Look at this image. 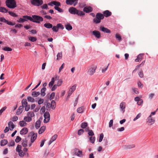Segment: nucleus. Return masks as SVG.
Here are the masks:
<instances>
[{
	"mask_svg": "<svg viewBox=\"0 0 158 158\" xmlns=\"http://www.w3.org/2000/svg\"><path fill=\"white\" fill-rule=\"evenodd\" d=\"M69 12L72 14H77L79 16L85 15V13L82 11H80L74 7H70L69 10Z\"/></svg>",
	"mask_w": 158,
	"mask_h": 158,
	"instance_id": "obj_1",
	"label": "nucleus"
},
{
	"mask_svg": "<svg viewBox=\"0 0 158 158\" xmlns=\"http://www.w3.org/2000/svg\"><path fill=\"white\" fill-rule=\"evenodd\" d=\"M6 6L10 8L13 9L17 7L16 2L15 0H6Z\"/></svg>",
	"mask_w": 158,
	"mask_h": 158,
	"instance_id": "obj_2",
	"label": "nucleus"
},
{
	"mask_svg": "<svg viewBox=\"0 0 158 158\" xmlns=\"http://www.w3.org/2000/svg\"><path fill=\"white\" fill-rule=\"evenodd\" d=\"M104 18L103 15L101 13H98L96 14V18L93 19V21L96 23H100L101 20Z\"/></svg>",
	"mask_w": 158,
	"mask_h": 158,
	"instance_id": "obj_3",
	"label": "nucleus"
},
{
	"mask_svg": "<svg viewBox=\"0 0 158 158\" xmlns=\"http://www.w3.org/2000/svg\"><path fill=\"white\" fill-rule=\"evenodd\" d=\"M97 66L94 64L90 65L88 68V73L89 75H93L96 71L97 69Z\"/></svg>",
	"mask_w": 158,
	"mask_h": 158,
	"instance_id": "obj_4",
	"label": "nucleus"
},
{
	"mask_svg": "<svg viewBox=\"0 0 158 158\" xmlns=\"http://www.w3.org/2000/svg\"><path fill=\"white\" fill-rule=\"evenodd\" d=\"M16 151L18 152L19 155L21 157H23L26 154L22 150V146L20 145H18L16 149Z\"/></svg>",
	"mask_w": 158,
	"mask_h": 158,
	"instance_id": "obj_5",
	"label": "nucleus"
},
{
	"mask_svg": "<svg viewBox=\"0 0 158 158\" xmlns=\"http://www.w3.org/2000/svg\"><path fill=\"white\" fill-rule=\"evenodd\" d=\"M32 18H34V22L37 23H40L41 22H42L44 20L43 18L42 17L37 15H32Z\"/></svg>",
	"mask_w": 158,
	"mask_h": 158,
	"instance_id": "obj_6",
	"label": "nucleus"
},
{
	"mask_svg": "<svg viewBox=\"0 0 158 158\" xmlns=\"http://www.w3.org/2000/svg\"><path fill=\"white\" fill-rule=\"evenodd\" d=\"M31 3L35 6H40L42 5L43 2L42 0H31Z\"/></svg>",
	"mask_w": 158,
	"mask_h": 158,
	"instance_id": "obj_7",
	"label": "nucleus"
},
{
	"mask_svg": "<svg viewBox=\"0 0 158 158\" xmlns=\"http://www.w3.org/2000/svg\"><path fill=\"white\" fill-rule=\"evenodd\" d=\"M44 123H48L50 119V114L49 112H45L44 114Z\"/></svg>",
	"mask_w": 158,
	"mask_h": 158,
	"instance_id": "obj_8",
	"label": "nucleus"
},
{
	"mask_svg": "<svg viewBox=\"0 0 158 158\" xmlns=\"http://www.w3.org/2000/svg\"><path fill=\"white\" fill-rule=\"evenodd\" d=\"M30 134L31 135H32L31 138V143H33L36 139L37 136V133H35L34 132H31L30 133Z\"/></svg>",
	"mask_w": 158,
	"mask_h": 158,
	"instance_id": "obj_9",
	"label": "nucleus"
},
{
	"mask_svg": "<svg viewBox=\"0 0 158 158\" xmlns=\"http://www.w3.org/2000/svg\"><path fill=\"white\" fill-rule=\"evenodd\" d=\"M155 122V120L154 118L151 117V115H150L147 118V123L149 125L153 124Z\"/></svg>",
	"mask_w": 158,
	"mask_h": 158,
	"instance_id": "obj_10",
	"label": "nucleus"
},
{
	"mask_svg": "<svg viewBox=\"0 0 158 158\" xmlns=\"http://www.w3.org/2000/svg\"><path fill=\"white\" fill-rule=\"evenodd\" d=\"M92 34L98 39H99L101 37L100 32L98 31L94 30L92 32Z\"/></svg>",
	"mask_w": 158,
	"mask_h": 158,
	"instance_id": "obj_11",
	"label": "nucleus"
},
{
	"mask_svg": "<svg viewBox=\"0 0 158 158\" xmlns=\"http://www.w3.org/2000/svg\"><path fill=\"white\" fill-rule=\"evenodd\" d=\"M78 0H66V3L67 5H72L74 3V6H75L77 3Z\"/></svg>",
	"mask_w": 158,
	"mask_h": 158,
	"instance_id": "obj_12",
	"label": "nucleus"
},
{
	"mask_svg": "<svg viewBox=\"0 0 158 158\" xmlns=\"http://www.w3.org/2000/svg\"><path fill=\"white\" fill-rule=\"evenodd\" d=\"M74 150L75 154L76 155L80 157H81L82 156V153L81 151L77 148L75 149Z\"/></svg>",
	"mask_w": 158,
	"mask_h": 158,
	"instance_id": "obj_13",
	"label": "nucleus"
},
{
	"mask_svg": "<svg viewBox=\"0 0 158 158\" xmlns=\"http://www.w3.org/2000/svg\"><path fill=\"white\" fill-rule=\"evenodd\" d=\"M100 30L102 32L106 33H110L111 32L108 29L105 27L103 26H101L100 27Z\"/></svg>",
	"mask_w": 158,
	"mask_h": 158,
	"instance_id": "obj_14",
	"label": "nucleus"
},
{
	"mask_svg": "<svg viewBox=\"0 0 158 158\" xmlns=\"http://www.w3.org/2000/svg\"><path fill=\"white\" fill-rule=\"evenodd\" d=\"M93 9L90 6H86L84 7L83 9V11L85 12L89 13L92 11Z\"/></svg>",
	"mask_w": 158,
	"mask_h": 158,
	"instance_id": "obj_15",
	"label": "nucleus"
},
{
	"mask_svg": "<svg viewBox=\"0 0 158 158\" xmlns=\"http://www.w3.org/2000/svg\"><path fill=\"white\" fill-rule=\"evenodd\" d=\"M28 130L27 128L24 127L20 131V133L21 135H25L28 132Z\"/></svg>",
	"mask_w": 158,
	"mask_h": 158,
	"instance_id": "obj_16",
	"label": "nucleus"
},
{
	"mask_svg": "<svg viewBox=\"0 0 158 158\" xmlns=\"http://www.w3.org/2000/svg\"><path fill=\"white\" fill-rule=\"evenodd\" d=\"M119 106L121 110L123 111V112H124L125 110V108L126 107L125 103L124 102H121Z\"/></svg>",
	"mask_w": 158,
	"mask_h": 158,
	"instance_id": "obj_17",
	"label": "nucleus"
},
{
	"mask_svg": "<svg viewBox=\"0 0 158 158\" xmlns=\"http://www.w3.org/2000/svg\"><path fill=\"white\" fill-rule=\"evenodd\" d=\"M143 54H140L137 56V58L135 60V61L138 62L140 61L143 59Z\"/></svg>",
	"mask_w": 158,
	"mask_h": 158,
	"instance_id": "obj_18",
	"label": "nucleus"
},
{
	"mask_svg": "<svg viewBox=\"0 0 158 158\" xmlns=\"http://www.w3.org/2000/svg\"><path fill=\"white\" fill-rule=\"evenodd\" d=\"M57 135L55 134L51 138L50 140L49 141L48 144L49 145L52 143L54 141L57 137Z\"/></svg>",
	"mask_w": 158,
	"mask_h": 158,
	"instance_id": "obj_19",
	"label": "nucleus"
},
{
	"mask_svg": "<svg viewBox=\"0 0 158 158\" xmlns=\"http://www.w3.org/2000/svg\"><path fill=\"white\" fill-rule=\"evenodd\" d=\"M103 14L105 17H107L111 15V12L108 10H106L103 12Z\"/></svg>",
	"mask_w": 158,
	"mask_h": 158,
	"instance_id": "obj_20",
	"label": "nucleus"
},
{
	"mask_svg": "<svg viewBox=\"0 0 158 158\" xmlns=\"http://www.w3.org/2000/svg\"><path fill=\"white\" fill-rule=\"evenodd\" d=\"M23 109V106H20L17 110V114L18 115L20 114L22 112Z\"/></svg>",
	"mask_w": 158,
	"mask_h": 158,
	"instance_id": "obj_21",
	"label": "nucleus"
},
{
	"mask_svg": "<svg viewBox=\"0 0 158 158\" xmlns=\"http://www.w3.org/2000/svg\"><path fill=\"white\" fill-rule=\"evenodd\" d=\"M44 27L50 29L52 28L53 27V25L52 24L48 23H46L44 24Z\"/></svg>",
	"mask_w": 158,
	"mask_h": 158,
	"instance_id": "obj_22",
	"label": "nucleus"
},
{
	"mask_svg": "<svg viewBox=\"0 0 158 158\" xmlns=\"http://www.w3.org/2000/svg\"><path fill=\"white\" fill-rule=\"evenodd\" d=\"M55 81V78L54 77L52 78L51 79V81L49 82L48 84L49 87L50 88H51L52 86L53 85Z\"/></svg>",
	"mask_w": 158,
	"mask_h": 158,
	"instance_id": "obj_23",
	"label": "nucleus"
},
{
	"mask_svg": "<svg viewBox=\"0 0 158 158\" xmlns=\"http://www.w3.org/2000/svg\"><path fill=\"white\" fill-rule=\"evenodd\" d=\"M8 126L10 129V130H12L14 128L15 125H14L13 122H10L8 123Z\"/></svg>",
	"mask_w": 158,
	"mask_h": 158,
	"instance_id": "obj_24",
	"label": "nucleus"
},
{
	"mask_svg": "<svg viewBox=\"0 0 158 158\" xmlns=\"http://www.w3.org/2000/svg\"><path fill=\"white\" fill-rule=\"evenodd\" d=\"M46 129V127L45 126L42 127L39 130L38 133L39 134H40L43 133Z\"/></svg>",
	"mask_w": 158,
	"mask_h": 158,
	"instance_id": "obj_25",
	"label": "nucleus"
},
{
	"mask_svg": "<svg viewBox=\"0 0 158 158\" xmlns=\"http://www.w3.org/2000/svg\"><path fill=\"white\" fill-rule=\"evenodd\" d=\"M19 124L20 127H23L26 126L27 123L24 120L19 122Z\"/></svg>",
	"mask_w": 158,
	"mask_h": 158,
	"instance_id": "obj_26",
	"label": "nucleus"
},
{
	"mask_svg": "<svg viewBox=\"0 0 158 158\" xmlns=\"http://www.w3.org/2000/svg\"><path fill=\"white\" fill-rule=\"evenodd\" d=\"M27 116L32 118L35 116V114L32 111L28 112L27 114Z\"/></svg>",
	"mask_w": 158,
	"mask_h": 158,
	"instance_id": "obj_27",
	"label": "nucleus"
},
{
	"mask_svg": "<svg viewBox=\"0 0 158 158\" xmlns=\"http://www.w3.org/2000/svg\"><path fill=\"white\" fill-rule=\"evenodd\" d=\"M46 89L45 87H43L41 89V95L42 96H44L45 94V91H46Z\"/></svg>",
	"mask_w": 158,
	"mask_h": 158,
	"instance_id": "obj_28",
	"label": "nucleus"
},
{
	"mask_svg": "<svg viewBox=\"0 0 158 158\" xmlns=\"http://www.w3.org/2000/svg\"><path fill=\"white\" fill-rule=\"evenodd\" d=\"M23 119L25 121L27 122H29L32 120V119L30 117H28L27 116H26L24 117Z\"/></svg>",
	"mask_w": 158,
	"mask_h": 158,
	"instance_id": "obj_29",
	"label": "nucleus"
},
{
	"mask_svg": "<svg viewBox=\"0 0 158 158\" xmlns=\"http://www.w3.org/2000/svg\"><path fill=\"white\" fill-rule=\"evenodd\" d=\"M50 104L51 105V108L53 110L54 109L56 106V102L55 101L53 100H52Z\"/></svg>",
	"mask_w": 158,
	"mask_h": 158,
	"instance_id": "obj_30",
	"label": "nucleus"
},
{
	"mask_svg": "<svg viewBox=\"0 0 158 158\" xmlns=\"http://www.w3.org/2000/svg\"><path fill=\"white\" fill-rule=\"evenodd\" d=\"M7 143L8 141L6 139H3L1 141L0 145L1 146H3L7 144Z\"/></svg>",
	"mask_w": 158,
	"mask_h": 158,
	"instance_id": "obj_31",
	"label": "nucleus"
},
{
	"mask_svg": "<svg viewBox=\"0 0 158 158\" xmlns=\"http://www.w3.org/2000/svg\"><path fill=\"white\" fill-rule=\"evenodd\" d=\"M41 122L40 120H37L35 123V127L36 129L39 128L40 126Z\"/></svg>",
	"mask_w": 158,
	"mask_h": 158,
	"instance_id": "obj_32",
	"label": "nucleus"
},
{
	"mask_svg": "<svg viewBox=\"0 0 158 158\" xmlns=\"http://www.w3.org/2000/svg\"><path fill=\"white\" fill-rule=\"evenodd\" d=\"M0 12L6 13L8 12V10L5 7H0Z\"/></svg>",
	"mask_w": 158,
	"mask_h": 158,
	"instance_id": "obj_33",
	"label": "nucleus"
},
{
	"mask_svg": "<svg viewBox=\"0 0 158 158\" xmlns=\"http://www.w3.org/2000/svg\"><path fill=\"white\" fill-rule=\"evenodd\" d=\"M23 18L26 19H27L28 20H29L33 22V21H34V18H32V17H31L29 16H23Z\"/></svg>",
	"mask_w": 158,
	"mask_h": 158,
	"instance_id": "obj_34",
	"label": "nucleus"
},
{
	"mask_svg": "<svg viewBox=\"0 0 158 158\" xmlns=\"http://www.w3.org/2000/svg\"><path fill=\"white\" fill-rule=\"evenodd\" d=\"M22 103L23 107L24 106L27 105V102L26 99H23L22 101Z\"/></svg>",
	"mask_w": 158,
	"mask_h": 158,
	"instance_id": "obj_35",
	"label": "nucleus"
},
{
	"mask_svg": "<svg viewBox=\"0 0 158 158\" xmlns=\"http://www.w3.org/2000/svg\"><path fill=\"white\" fill-rule=\"evenodd\" d=\"M40 93L39 92L34 91L32 93L31 95L34 97H37Z\"/></svg>",
	"mask_w": 158,
	"mask_h": 158,
	"instance_id": "obj_36",
	"label": "nucleus"
},
{
	"mask_svg": "<svg viewBox=\"0 0 158 158\" xmlns=\"http://www.w3.org/2000/svg\"><path fill=\"white\" fill-rule=\"evenodd\" d=\"M84 108L83 107H81L78 108L77 110V112L79 113H81L83 112Z\"/></svg>",
	"mask_w": 158,
	"mask_h": 158,
	"instance_id": "obj_37",
	"label": "nucleus"
},
{
	"mask_svg": "<svg viewBox=\"0 0 158 158\" xmlns=\"http://www.w3.org/2000/svg\"><path fill=\"white\" fill-rule=\"evenodd\" d=\"M62 52L58 53L57 55V60H59L62 58Z\"/></svg>",
	"mask_w": 158,
	"mask_h": 158,
	"instance_id": "obj_38",
	"label": "nucleus"
},
{
	"mask_svg": "<svg viewBox=\"0 0 158 158\" xmlns=\"http://www.w3.org/2000/svg\"><path fill=\"white\" fill-rule=\"evenodd\" d=\"M65 28L68 30H70L72 29V26L69 24H67L65 26Z\"/></svg>",
	"mask_w": 158,
	"mask_h": 158,
	"instance_id": "obj_39",
	"label": "nucleus"
},
{
	"mask_svg": "<svg viewBox=\"0 0 158 158\" xmlns=\"http://www.w3.org/2000/svg\"><path fill=\"white\" fill-rule=\"evenodd\" d=\"M40 6L41 8L42 9H48V5L46 4H44L43 5H41Z\"/></svg>",
	"mask_w": 158,
	"mask_h": 158,
	"instance_id": "obj_40",
	"label": "nucleus"
},
{
	"mask_svg": "<svg viewBox=\"0 0 158 158\" xmlns=\"http://www.w3.org/2000/svg\"><path fill=\"white\" fill-rule=\"evenodd\" d=\"M27 100L28 102H35V99L31 97H28L27 98Z\"/></svg>",
	"mask_w": 158,
	"mask_h": 158,
	"instance_id": "obj_41",
	"label": "nucleus"
},
{
	"mask_svg": "<svg viewBox=\"0 0 158 158\" xmlns=\"http://www.w3.org/2000/svg\"><path fill=\"white\" fill-rule=\"evenodd\" d=\"M53 4L57 6H60L61 5L60 3L59 2L56 1H53Z\"/></svg>",
	"mask_w": 158,
	"mask_h": 158,
	"instance_id": "obj_42",
	"label": "nucleus"
},
{
	"mask_svg": "<svg viewBox=\"0 0 158 158\" xmlns=\"http://www.w3.org/2000/svg\"><path fill=\"white\" fill-rule=\"evenodd\" d=\"M29 40L31 41L34 42L35 41L37 40V39L35 37H30L29 38Z\"/></svg>",
	"mask_w": 158,
	"mask_h": 158,
	"instance_id": "obj_43",
	"label": "nucleus"
},
{
	"mask_svg": "<svg viewBox=\"0 0 158 158\" xmlns=\"http://www.w3.org/2000/svg\"><path fill=\"white\" fill-rule=\"evenodd\" d=\"M52 29L53 31L57 32L58 31V28L57 25L56 26H54L52 28Z\"/></svg>",
	"mask_w": 158,
	"mask_h": 158,
	"instance_id": "obj_44",
	"label": "nucleus"
},
{
	"mask_svg": "<svg viewBox=\"0 0 158 158\" xmlns=\"http://www.w3.org/2000/svg\"><path fill=\"white\" fill-rule=\"evenodd\" d=\"M3 50L6 51H11L12 50L11 48L9 47H6L3 48Z\"/></svg>",
	"mask_w": 158,
	"mask_h": 158,
	"instance_id": "obj_45",
	"label": "nucleus"
},
{
	"mask_svg": "<svg viewBox=\"0 0 158 158\" xmlns=\"http://www.w3.org/2000/svg\"><path fill=\"white\" fill-rule=\"evenodd\" d=\"M87 126V123L86 122L82 123L81 125V127L82 128H85Z\"/></svg>",
	"mask_w": 158,
	"mask_h": 158,
	"instance_id": "obj_46",
	"label": "nucleus"
},
{
	"mask_svg": "<svg viewBox=\"0 0 158 158\" xmlns=\"http://www.w3.org/2000/svg\"><path fill=\"white\" fill-rule=\"evenodd\" d=\"M8 13L9 14L11 15V16L14 17H17L18 16V15L15 14V13L11 12V11H8Z\"/></svg>",
	"mask_w": 158,
	"mask_h": 158,
	"instance_id": "obj_47",
	"label": "nucleus"
},
{
	"mask_svg": "<svg viewBox=\"0 0 158 158\" xmlns=\"http://www.w3.org/2000/svg\"><path fill=\"white\" fill-rule=\"evenodd\" d=\"M26 21H27V20L26 19L20 18L18 21V22L19 23H23Z\"/></svg>",
	"mask_w": 158,
	"mask_h": 158,
	"instance_id": "obj_48",
	"label": "nucleus"
},
{
	"mask_svg": "<svg viewBox=\"0 0 158 158\" xmlns=\"http://www.w3.org/2000/svg\"><path fill=\"white\" fill-rule=\"evenodd\" d=\"M63 83V81L61 79L59 80L57 83V84H56L58 86H60Z\"/></svg>",
	"mask_w": 158,
	"mask_h": 158,
	"instance_id": "obj_49",
	"label": "nucleus"
},
{
	"mask_svg": "<svg viewBox=\"0 0 158 158\" xmlns=\"http://www.w3.org/2000/svg\"><path fill=\"white\" fill-rule=\"evenodd\" d=\"M22 145L23 147H25L27 145V140H25L22 142Z\"/></svg>",
	"mask_w": 158,
	"mask_h": 158,
	"instance_id": "obj_50",
	"label": "nucleus"
},
{
	"mask_svg": "<svg viewBox=\"0 0 158 158\" xmlns=\"http://www.w3.org/2000/svg\"><path fill=\"white\" fill-rule=\"evenodd\" d=\"M55 96V93L54 92L52 93L50 96L49 99L51 100L53 99Z\"/></svg>",
	"mask_w": 158,
	"mask_h": 158,
	"instance_id": "obj_51",
	"label": "nucleus"
},
{
	"mask_svg": "<svg viewBox=\"0 0 158 158\" xmlns=\"http://www.w3.org/2000/svg\"><path fill=\"white\" fill-rule=\"evenodd\" d=\"M115 37L116 39H118V40L119 41H120L122 40L121 37L118 34H116V35Z\"/></svg>",
	"mask_w": 158,
	"mask_h": 158,
	"instance_id": "obj_52",
	"label": "nucleus"
},
{
	"mask_svg": "<svg viewBox=\"0 0 158 158\" xmlns=\"http://www.w3.org/2000/svg\"><path fill=\"white\" fill-rule=\"evenodd\" d=\"M95 137L91 136L89 138V139L90 141V142L92 143H94L95 140Z\"/></svg>",
	"mask_w": 158,
	"mask_h": 158,
	"instance_id": "obj_53",
	"label": "nucleus"
},
{
	"mask_svg": "<svg viewBox=\"0 0 158 158\" xmlns=\"http://www.w3.org/2000/svg\"><path fill=\"white\" fill-rule=\"evenodd\" d=\"M51 107V105L50 103H48L47 104L46 106V110H49L50 108Z\"/></svg>",
	"mask_w": 158,
	"mask_h": 158,
	"instance_id": "obj_54",
	"label": "nucleus"
},
{
	"mask_svg": "<svg viewBox=\"0 0 158 158\" xmlns=\"http://www.w3.org/2000/svg\"><path fill=\"white\" fill-rule=\"evenodd\" d=\"M58 29L60 28L61 29H63L64 28L63 26L60 23H58L57 25Z\"/></svg>",
	"mask_w": 158,
	"mask_h": 158,
	"instance_id": "obj_55",
	"label": "nucleus"
},
{
	"mask_svg": "<svg viewBox=\"0 0 158 158\" xmlns=\"http://www.w3.org/2000/svg\"><path fill=\"white\" fill-rule=\"evenodd\" d=\"M21 140V138L19 136H17L15 139V141L16 143H18Z\"/></svg>",
	"mask_w": 158,
	"mask_h": 158,
	"instance_id": "obj_56",
	"label": "nucleus"
},
{
	"mask_svg": "<svg viewBox=\"0 0 158 158\" xmlns=\"http://www.w3.org/2000/svg\"><path fill=\"white\" fill-rule=\"evenodd\" d=\"M88 134L90 136H93L94 135V133L92 130H89Z\"/></svg>",
	"mask_w": 158,
	"mask_h": 158,
	"instance_id": "obj_57",
	"label": "nucleus"
},
{
	"mask_svg": "<svg viewBox=\"0 0 158 158\" xmlns=\"http://www.w3.org/2000/svg\"><path fill=\"white\" fill-rule=\"evenodd\" d=\"M139 77L140 78H142L143 77V71L141 70H140V72H139Z\"/></svg>",
	"mask_w": 158,
	"mask_h": 158,
	"instance_id": "obj_58",
	"label": "nucleus"
},
{
	"mask_svg": "<svg viewBox=\"0 0 158 158\" xmlns=\"http://www.w3.org/2000/svg\"><path fill=\"white\" fill-rule=\"evenodd\" d=\"M135 147V145L134 144H131L127 146L126 148L127 149H130L134 148Z\"/></svg>",
	"mask_w": 158,
	"mask_h": 158,
	"instance_id": "obj_59",
	"label": "nucleus"
},
{
	"mask_svg": "<svg viewBox=\"0 0 158 158\" xmlns=\"http://www.w3.org/2000/svg\"><path fill=\"white\" fill-rule=\"evenodd\" d=\"M58 86L56 85V84H55L52 86L51 87V90L52 91H54L57 88Z\"/></svg>",
	"mask_w": 158,
	"mask_h": 158,
	"instance_id": "obj_60",
	"label": "nucleus"
},
{
	"mask_svg": "<svg viewBox=\"0 0 158 158\" xmlns=\"http://www.w3.org/2000/svg\"><path fill=\"white\" fill-rule=\"evenodd\" d=\"M15 145V142L14 141H11L9 144L8 146L9 147L13 146Z\"/></svg>",
	"mask_w": 158,
	"mask_h": 158,
	"instance_id": "obj_61",
	"label": "nucleus"
},
{
	"mask_svg": "<svg viewBox=\"0 0 158 158\" xmlns=\"http://www.w3.org/2000/svg\"><path fill=\"white\" fill-rule=\"evenodd\" d=\"M0 21L1 22L6 23L7 20L4 17H2L0 18Z\"/></svg>",
	"mask_w": 158,
	"mask_h": 158,
	"instance_id": "obj_62",
	"label": "nucleus"
},
{
	"mask_svg": "<svg viewBox=\"0 0 158 158\" xmlns=\"http://www.w3.org/2000/svg\"><path fill=\"white\" fill-rule=\"evenodd\" d=\"M103 136H104V135H103V134L102 133L100 134V137H99V142H101L102 141V140L103 138Z\"/></svg>",
	"mask_w": 158,
	"mask_h": 158,
	"instance_id": "obj_63",
	"label": "nucleus"
},
{
	"mask_svg": "<svg viewBox=\"0 0 158 158\" xmlns=\"http://www.w3.org/2000/svg\"><path fill=\"white\" fill-rule=\"evenodd\" d=\"M141 115V114L140 113H139L133 119V121H135L137 119L139 118L140 117Z\"/></svg>",
	"mask_w": 158,
	"mask_h": 158,
	"instance_id": "obj_64",
	"label": "nucleus"
}]
</instances>
